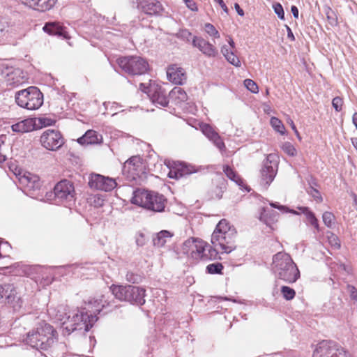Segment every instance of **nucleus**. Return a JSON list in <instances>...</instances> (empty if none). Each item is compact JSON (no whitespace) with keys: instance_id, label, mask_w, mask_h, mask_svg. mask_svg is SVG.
Returning a JSON list of instances; mask_svg holds the SVG:
<instances>
[{"instance_id":"45","label":"nucleus","mask_w":357,"mask_h":357,"mask_svg":"<svg viewBox=\"0 0 357 357\" xmlns=\"http://www.w3.org/2000/svg\"><path fill=\"white\" fill-rule=\"evenodd\" d=\"M8 32V24L6 20L0 19V41Z\"/></svg>"},{"instance_id":"26","label":"nucleus","mask_w":357,"mask_h":357,"mask_svg":"<svg viewBox=\"0 0 357 357\" xmlns=\"http://www.w3.org/2000/svg\"><path fill=\"white\" fill-rule=\"evenodd\" d=\"M102 137L96 131L89 130L85 134L77 139L80 144H97L101 142Z\"/></svg>"},{"instance_id":"27","label":"nucleus","mask_w":357,"mask_h":357,"mask_svg":"<svg viewBox=\"0 0 357 357\" xmlns=\"http://www.w3.org/2000/svg\"><path fill=\"white\" fill-rule=\"evenodd\" d=\"M16 294L17 291L13 284H0V299L5 298L8 303H11L15 301Z\"/></svg>"},{"instance_id":"51","label":"nucleus","mask_w":357,"mask_h":357,"mask_svg":"<svg viewBox=\"0 0 357 357\" xmlns=\"http://www.w3.org/2000/svg\"><path fill=\"white\" fill-rule=\"evenodd\" d=\"M126 278L127 281L132 282V283H137L139 282L140 278L139 275L133 273L132 272H128Z\"/></svg>"},{"instance_id":"31","label":"nucleus","mask_w":357,"mask_h":357,"mask_svg":"<svg viewBox=\"0 0 357 357\" xmlns=\"http://www.w3.org/2000/svg\"><path fill=\"white\" fill-rule=\"evenodd\" d=\"M221 52L227 61L231 64L235 66H239L241 65V61L238 57L234 54V50L231 49L230 47H228L226 45H222L221 47Z\"/></svg>"},{"instance_id":"49","label":"nucleus","mask_w":357,"mask_h":357,"mask_svg":"<svg viewBox=\"0 0 357 357\" xmlns=\"http://www.w3.org/2000/svg\"><path fill=\"white\" fill-rule=\"evenodd\" d=\"M243 85L245 89H259L257 84L250 79H245Z\"/></svg>"},{"instance_id":"62","label":"nucleus","mask_w":357,"mask_h":357,"mask_svg":"<svg viewBox=\"0 0 357 357\" xmlns=\"http://www.w3.org/2000/svg\"><path fill=\"white\" fill-rule=\"evenodd\" d=\"M104 200L100 197L95 198L94 204L96 207H100L103 205Z\"/></svg>"},{"instance_id":"9","label":"nucleus","mask_w":357,"mask_h":357,"mask_svg":"<svg viewBox=\"0 0 357 357\" xmlns=\"http://www.w3.org/2000/svg\"><path fill=\"white\" fill-rule=\"evenodd\" d=\"M312 357H351V354L335 342L324 340L317 345Z\"/></svg>"},{"instance_id":"53","label":"nucleus","mask_w":357,"mask_h":357,"mask_svg":"<svg viewBox=\"0 0 357 357\" xmlns=\"http://www.w3.org/2000/svg\"><path fill=\"white\" fill-rule=\"evenodd\" d=\"M168 176L171 178L175 179H179L181 178L177 166L169 170Z\"/></svg>"},{"instance_id":"16","label":"nucleus","mask_w":357,"mask_h":357,"mask_svg":"<svg viewBox=\"0 0 357 357\" xmlns=\"http://www.w3.org/2000/svg\"><path fill=\"white\" fill-rule=\"evenodd\" d=\"M205 242L202 240L190 238L186 240L182 245L181 250L183 254L190 255L191 257L198 259L204 252Z\"/></svg>"},{"instance_id":"43","label":"nucleus","mask_w":357,"mask_h":357,"mask_svg":"<svg viewBox=\"0 0 357 357\" xmlns=\"http://www.w3.org/2000/svg\"><path fill=\"white\" fill-rule=\"evenodd\" d=\"M322 218L323 222H324L326 227H332V225L333 224V221L335 220V216L332 213L326 211L325 213H324Z\"/></svg>"},{"instance_id":"19","label":"nucleus","mask_w":357,"mask_h":357,"mask_svg":"<svg viewBox=\"0 0 357 357\" xmlns=\"http://www.w3.org/2000/svg\"><path fill=\"white\" fill-rule=\"evenodd\" d=\"M167 77L169 82L176 85H183L185 82L186 75L182 68L176 65L170 66L167 70Z\"/></svg>"},{"instance_id":"18","label":"nucleus","mask_w":357,"mask_h":357,"mask_svg":"<svg viewBox=\"0 0 357 357\" xmlns=\"http://www.w3.org/2000/svg\"><path fill=\"white\" fill-rule=\"evenodd\" d=\"M137 8L149 15H160L162 10L161 3L157 0H143L138 3Z\"/></svg>"},{"instance_id":"57","label":"nucleus","mask_w":357,"mask_h":357,"mask_svg":"<svg viewBox=\"0 0 357 357\" xmlns=\"http://www.w3.org/2000/svg\"><path fill=\"white\" fill-rule=\"evenodd\" d=\"M289 124L291 126V128H292V130L294 131L296 135L297 136L298 139L301 141V137H300L299 132L297 130L294 121L291 119H289Z\"/></svg>"},{"instance_id":"37","label":"nucleus","mask_w":357,"mask_h":357,"mask_svg":"<svg viewBox=\"0 0 357 357\" xmlns=\"http://www.w3.org/2000/svg\"><path fill=\"white\" fill-rule=\"evenodd\" d=\"M224 266L221 263L216 262L206 266V272L210 274H222Z\"/></svg>"},{"instance_id":"38","label":"nucleus","mask_w":357,"mask_h":357,"mask_svg":"<svg viewBox=\"0 0 357 357\" xmlns=\"http://www.w3.org/2000/svg\"><path fill=\"white\" fill-rule=\"evenodd\" d=\"M281 294L287 301L292 300L296 296L294 289L287 286H282L281 287Z\"/></svg>"},{"instance_id":"30","label":"nucleus","mask_w":357,"mask_h":357,"mask_svg":"<svg viewBox=\"0 0 357 357\" xmlns=\"http://www.w3.org/2000/svg\"><path fill=\"white\" fill-rule=\"evenodd\" d=\"M219 247L211 246L205 243L204 252H202L199 259L203 260H215L218 258Z\"/></svg>"},{"instance_id":"4","label":"nucleus","mask_w":357,"mask_h":357,"mask_svg":"<svg viewBox=\"0 0 357 357\" xmlns=\"http://www.w3.org/2000/svg\"><path fill=\"white\" fill-rule=\"evenodd\" d=\"M131 203L154 212L164 211L167 199L158 192L137 189L133 191Z\"/></svg>"},{"instance_id":"52","label":"nucleus","mask_w":357,"mask_h":357,"mask_svg":"<svg viewBox=\"0 0 357 357\" xmlns=\"http://www.w3.org/2000/svg\"><path fill=\"white\" fill-rule=\"evenodd\" d=\"M38 121L40 123L45 127L52 126L55 123L54 120L47 117L39 118Z\"/></svg>"},{"instance_id":"5","label":"nucleus","mask_w":357,"mask_h":357,"mask_svg":"<svg viewBox=\"0 0 357 357\" xmlns=\"http://www.w3.org/2000/svg\"><path fill=\"white\" fill-rule=\"evenodd\" d=\"M110 291L116 298L132 304L142 305L145 303V289L132 285H115L110 287Z\"/></svg>"},{"instance_id":"21","label":"nucleus","mask_w":357,"mask_h":357,"mask_svg":"<svg viewBox=\"0 0 357 357\" xmlns=\"http://www.w3.org/2000/svg\"><path fill=\"white\" fill-rule=\"evenodd\" d=\"M202 130L203 134L213 142L215 146L220 150H223L225 148V145L221 137L211 126L208 124L203 125L202 126Z\"/></svg>"},{"instance_id":"35","label":"nucleus","mask_w":357,"mask_h":357,"mask_svg":"<svg viewBox=\"0 0 357 357\" xmlns=\"http://www.w3.org/2000/svg\"><path fill=\"white\" fill-rule=\"evenodd\" d=\"M223 172L230 180L240 185V183L242 182L239 176L229 165L223 166Z\"/></svg>"},{"instance_id":"22","label":"nucleus","mask_w":357,"mask_h":357,"mask_svg":"<svg viewBox=\"0 0 357 357\" xmlns=\"http://www.w3.org/2000/svg\"><path fill=\"white\" fill-rule=\"evenodd\" d=\"M43 31L50 35L57 36L63 38H68V33L65 28L59 22H50L45 23L43 28Z\"/></svg>"},{"instance_id":"64","label":"nucleus","mask_w":357,"mask_h":357,"mask_svg":"<svg viewBox=\"0 0 357 357\" xmlns=\"http://www.w3.org/2000/svg\"><path fill=\"white\" fill-rule=\"evenodd\" d=\"M352 122L357 129V112H355L352 116Z\"/></svg>"},{"instance_id":"39","label":"nucleus","mask_w":357,"mask_h":357,"mask_svg":"<svg viewBox=\"0 0 357 357\" xmlns=\"http://www.w3.org/2000/svg\"><path fill=\"white\" fill-rule=\"evenodd\" d=\"M93 303L96 307V310L100 312L103 308L109 305V302L105 299L104 295L101 296L99 298L94 300Z\"/></svg>"},{"instance_id":"60","label":"nucleus","mask_w":357,"mask_h":357,"mask_svg":"<svg viewBox=\"0 0 357 357\" xmlns=\"http://www.w3.org/2000/svg\"><path fill=\"white\" fill-rule=\"evenodd\" d=\"M262 107H263V110L266 114H270L271 113L272 109L268 103H263Z\"/></svg>"},{"instance_id":"14","label":"nucleus","mask_w":357,"mask_h":357,"mask_svg":"<svg viewBox=\"0 0 357 357\" xmlns=\"http://www.w3.org/2000/svg\"><path fill=\"white\" fill-rule=\"evenodd\" d=\"M274 155L270 154L263 162L261 169V183L266 187L273 181L278 171V162L273 160Z\"/></svg>"},{"instance_id":"36","label":"nucleus","mask_w":357,"mask_h":357,"mask_svg":"<svg viewBox=\"0 0 357 357\" xmlns=\"http://www.w3.org/2000/svg\"><path fill=\"white\" fill-rule=\"evenodd\" d=\"M324 12L328 23L332 26L337 24V17L335 13L328 6L324 7Z\"/></svg>"},{"instance_id":"2","label":"nucleus","mask_w":357,"mask_h":357,"mask_svg":"<svg viewBox=\"0 0 357 357\" xmlns=\"http://www.w3.org/2000/svg\"><path fill=\"white\" fill-rule=\"evenodd\" d=\"M236 230L225 220H221L211 235L212 245L219 247L222 253H230L236 248Z\"/></svg>"},{"instance_id":"42","label":"nucleus","mask_w":357,"mask_h":357,"mask_svg":"<svg viewBox=\"0 0 357 357\" xmlns=\"http://www.w3.org/2000/svg\"><path fill=\"white\" fill-rule=\"evenodd\" d=\"M204 29L205 31L211 36H213L215 38H219L220 37L218 31L210 23H206L205 24Z\"/></svg>"},{"instance_id":"11","label":"nucleus","mask_w":357,"mask_h":357,"mask_svg":"<svg viewBox=\"0 0 357 357\" xmlns=\"http://www.w3.org/2000/svg\"><path fill=\"white\" fill-rule=\"evenodd\" d=\"M1 67V73L8 86L18 87L26 83V77L22 69L6 64H2Z\"/></svg>"},{"instance_id":"44","label":"nucleus","mask_w":357,"mask_h":357,"mask_svg":"<svg viewBox=\"0 0 357 357\" xmlns=\"http://www.w3.org/2000/svg\"><path fill=\"white\" fill-rule=\"evenodd\" d=\"M328 243L334 248L339 249L340 248V241L336 235L331 233L330 235L328 236Z\"/></svg>"},{"instance_id":"34","label":"nucleus","mask_w":357,"mask_h":357,"mask_svg":"<svg viewBox=\"0 0 357 357\" xmlns=\"http://www.w3.org/2000/svg\"><path fill=\"white\" fill-rule=\"evenodd\" d=\"M306 216L308 222L314 226L316 229H319L318 220L314 216V214L307 207H299L298 208Z\"/></svg>"},{"instance_id":"8","label":"nucleus","mask_w":357,"mask_h":357,"mask_svg":"<svg viewBox=\"0 0 357 357\" xmlns=\"http://www.w3.org/2000/svg\"><path fill=\"white\" fill-rule=\"evenodd\" d=\"M15 101L21 107L33 110L43 103V94L41 91H18L15 94Z\"/></svg>"},{"instance_id":"7","label":"nucleus","mask_w":357,"mask_h":357,"mask_svg":"<svg viewBox=\"0 0 357 357\" xmlns=\"http://www.w3.org/2000/svg\"><path fill=\"white\" fill-rule=\"evenodd\" d=\"M70 321L65 328L69 332H73L76 330L84 329L86 331L93 326L94 321L96 320V316L88 314L83 310L78 309L71 310Z\"/></svg>"},{"instance_id":"48","label":"nucleus","mask_w":357,"mask_h":357,"mask_svg":"<svg viewBox=\"0 0 357 357\" xmlns=\"http://www.w3.org/2000/svg\"><path fill=\"white\" fill-rule=\"evenodd\" d=\"M135 243L137 246H144L146 243V238L142 232H138L135 236Z\"/></svg>"},{"instance_id":"29","label":"nucleus","mask_w":357,"mask_h":357,"mask_svg":"<svg viewBox=\"0 0 357 357\" xmlns=\"http://www.w3.org/2000/svg\"><path fill=\"white\" fill-rule=\"evenodd\" d=\"M173 234L167 230H162L153 238V245L158 248L163 247L170 240Z\"/></svg>"},{"instance_id":"10","label":"nucleus","mask_w":357,"mask_h":357,"mask_svg":"<svg viewBox=\"0 0 357 357\" xmlns=\"http://www.w3.org/2000/svg\"><path fill=\"white\" fill-rule=\"evenodd\" d=\"M123 172L130 180L138 181L146 178V167L139 156H132L123 165Z\"/></svg>"},{"instance_id":"17","label":"nucleus","mask_w":357,"mask_h":357,"mask_svg":"<svg viewBox=\"0 0 357 357\" xmlns=\"http://www.w3.org/2000/svg\"><path fill=\"white\" fill-rule=\"evenodd\" d=\"M192 45L208 57H215L218 55V50L214 45L201 37L194 36Z\"/></svg>"},{"instance_id":"54","label":"nucleus","mask_w":357,"mask_h":357,"mask_svg":"<svg viewBox=\"0 0 357 357\" xmlns=\"http://www.w3.org/2000/svg\"><path fill=\"white\" fill-rule=\"evenodd\" d=\"M186 6L191 10L195 11L197 10V5L193 0H183Z\"/></svg>"},{"instance_id":"63","label":"nucleus","mask_w":357,"mask_h":357,"mask_svg":"<svg viewBox=\"0 0 357 357\" xmlns=\"http://www.w3.org/2000/svg\"><path fill=\"white\" fill-rule=\"evenodd\" d=\"M291 11L294 18H298V8L296 6H292L291 7Z\"/></svg>"},{"instance_id":"3","label":"nucleus","mask_w":357,"mask_h":357,"mask_svg":"<svg viewBox=\"0 0 357 357\" xmlns=\"http://www.w3.org/2000/svg\"><path fill=\"white\" fill-rule=\"evenodd\" d=\"M273 264L279 279L287 283L295 282L300 277V271L289 255L278 252L273 256Z\"/></svg>"},{"instance_id":"41","label":"nucleus","mask_w":357,"mask_h":357,"mask_svg":"<svg viewBox=\"0 0 357 357\" xmlns=\"http://www.w3.org/2000/svg\"><path fill=\"white\" fill-rule=\"evenodd\" d=\"M271 126L278 132L283 135L284 133V126L282 121L276 117H272L270 121Z\"/></svg>"},{"instance_id":"1","label":"nucleus","mask_w":357,"mask_h":357,"mask_svg":"<svg viewBox=\"0 0 357 357\" xmlns=\"http://www.w3.org/2000/svg\"><path fill=\"white\" fill-rule=\"evenodd\" d=\"M57 336V332L52 326L42 321L26 333L24 341L38 350L47 351L56 342Z\"/></svg>"},{"instance_id":"6","label":"nucleus","mask_w":357,"mask_h":357,"mask_svg":"<svg viewBox=\"0 0 357 357\" xmlns=\"http://www.w3.org/2000/svg\"><path fill=\"white\" fill-rule=\"evenodd\" d=\"M116 63L124 73L132 76L145 74L149 68L147 61L139 56H120Z\"/></svg>"},{"instance_id":"40","label":"nucleus","mask_w":357,"mask_h":357,"mask_svg":"<svg viewBox=\"0 0 357 357\" xmlns=\"http://www.w3.org/2000/svg\"><path fill=\"white\" fill-rule=\"evenodd\" d=\"M281 149L286 154L289 156H295L297 153L296 149L294 145L289 142L282 143L281 145Z\"/></svg>"},{"instance_id":"61","label":"nucleus","mask_w":357,"mask_h":357,"mask_svg":"<svg viewBox=\"0 0 357 357\" xmlns=\"http://www.w3.org/2000/svg\"><path fill=\"white\" fill-rule=\"evenodd\" d=\"M234 8L237 12V13L240 15V16H243L244 15V11L240 7L239 4L237 3H234Z\"/></svg>"},{"instance_id":"55","label":"nucleus","mask_w":357,"mask_h":357,"mask_svg":"<svg viewBox=\"0 0 357 357\" xmlns=\"http://www.w3.org/2000/svg\"><path fill=\"white\" fill-rule=\"evenodd\" d=\"M310 193L312 195V197L314 199L319 200V202L322 201V197L320 195V193L317 190H316L313 188H311V190H310Z\"/></svg>"},{"instance_id":"24","label":"nucleus","mask_w":357,"mask_h":357,"mask_svg":"<svg viewBox=\"0 0 357 357\" xmlns=\"http://www.w3.org/2000/svg\"><path fill=\"white\" fill-rule=\"evenodd\" d=\"M11 128L15 132H28L36 128V121L34 119L29 118L12 125Z\"/></svg>"},{"instance_id":"33","label":"nucleus","mask_w":357,"mask_h":357,"mask_svg":"<svg viewBox=\"0 0 357 357\" xmlns=\"http://www.w3.org/2000/svg\"><path fill=\"white\" fill-rule=\"evenodd\" d=\"M176 166L178 169L181 178L190 175L192 173H195L198 171L197 169L195 168V167L192 166L190 165H187L184 162H181Z\"/></svg>"},{"instance_id":"20","label":"nucleus","mask_w":357,"mask_h":357,"mask_svg":"<svg viewBox=\"0 0 357 357\" xmlns=\"http://www.w3.org/2000/svg\"><path fill=\"white\" fill-rule=\"evenodd\" d=\"M23 4L40 12H45L54 7L57 0H20Z\"/></svg>"},{"instance_id":"12","label":"nucleus","mask_w":357,"mask_h":357,"mask_svg":"<svg viewBox=\"0 0 357 357\" xmlns=\"http://www.w3.org/2000/svg\"><path fill=\"white\" fill-rule=\"evenodd\" d=\"M40 142L47 150L56 151L65 143V140L59 130L47 129L41 135Z\"/></svg>"},{"instance_id":"46","label":"nucleus","mask_w":357,"mask_h":357,"mask_svg":"<svg viewBox=\"0 0 357 357\" xmlns=\"http://www.w3.org/2000/svg\"><path fill=\"white\" fill-rule=\"evenodd\" d=\"M273 10L278 17L281 19H284V12L282 5L280 3H276L273 5Z\"/></svg>"},{"instance_id":"47","label":"nucleus","mask_w":357,"mask_h":357,"mask_svg":"<svg viewBox=\"0 0 357 357\" xmlns=\"http://www.w3.org/2000/svg\"><path fill=\"white\" fill-rule=\"evenodd\" d=\"M343 105V100L342 98L337 96L335 97L332 100V105L337 112L342 110Z\"/></svg>"},{"instance_id":"32","label":"nucleus","mask_w":357,"mask_h":357,"mask_svg":"<svg viewBox=\"0 0 357 357\" xmlns=\"http://www.w3.org/2000/svg\"><path fill=\"white\" fill-rule=\"evenodd\" d=\"M71 310L68 307L60 306L57 310L56 317L64 326L68 324Z\"/></svg>"},{"instance_id":"56","label":"nucleus","mask_w":357,"mask_h":357,"mask_svg":"<svg viewBox=\"0 0 357 357\" xmlns=\"http://www.w3.org/2000/svg\"><path fill=\"white\" fill-rule=\"evenodd\" d=\"M215 195H211V198L212 199H220L222 197V192L223 191L222 190V189L220 188H219L218 186H216L215 187Z\"/></svg>"},{"instance_id":"13","label":"nucleus","mask_w":357,"mask_h":357,"mask_svg":"<svg viewBox=\"0 0 357 357\" xmlns=\"http://www.w3.org/2000/svg\"><path fill=\"white\" fill-rule=\"evenodd\" d=\"M54 192L56 199L67 203L74 202L75 190L73 183L67 179H63L56 184Z\"/></svg>"},{"instance_id":"58","label":"nucleus","mask_w":357,"mask_h":357,"mask_svg":"<svg viewBox=\"0 0 357 357\" xmlns=\"http://www.w3.org/2000/svg\"><path fill=\"white\" fill-rule=\"evenodd\" d=\"M215 2H217L220 6L222 8V9L226 13H228L229 9L227 7L226 4L223 1V0H213Z\"/></svg>"},{"instance_id":"25","label":"nucleus","mask_w":357,"mask_h":357,"mask_svg":"<svg viewBox=\"0 0 357 357\" xmlns=\"http://www.w3.org/2000/svg\"><path fill=\"white\" fill-rule=\"evenodd\" d=\"M20 182L28 190H36L39 189L41 186L39 178L31 174L22 176L20 178Z\"/></svg>"},{"instance_id":"15","label":"nucleus","mask_w":357,"mask_h":357,"mask_svg":"<svg viewBox=\"0 0 357 357\" xmlns=\"http://www.w3.org/2000/svg\"><path fill=\"white\" fill-rule=\"evenodd\" d=\"M89 185L91 188L109 192L117 186V183L115 179L108 176L100 174H91Z\"/></svg>"},{"instance_id":"50","label":"nucleus","mask_w":357,"mask_h":357,"mask_svg":"<svg viewBox=\"0 0 357 357\" xmlns=\"http://www.w3.org/2000/svg\"><path fill=\"white\" fill-rule=\"evenodd\" d=\"M347 290L349 294L350 298L354 301H357V289L356 287L351 284H347Z\"/></svg>"},{"instance_id":"28","label":"nucleus","mask_w":357,"mask_h":357,"mask_svg":"<svg viewBox=\"0 0 357 357\" xmlns=\"http://www.w3.org/2000/svg\"><path fill=\"white\" fill-rule=\"evenodd\" d=\"M278 213L271 208H263L260 213L259 219L267 226L271 227L277 221Z\"/></svg>"},{"instance_id":"59","label":"nucleus","mask_w":357,"mask_h":357,"mask_svg":"<svg viewBox=\"0 0 357 357\" xmlns=\"http://www.w3.org/2000/svg\"><path fill=\"white\" fill-rule=\"evenodd\" d=\"M286 29L287 31V38L290 39L291 41L295 40V37L290 27L286 25Z\"/></svg>"},{"instance_id":"23","label":"nucleus","mask_w":357,"mask_h":357,"mask_svg":"<svg viewBox=\"0 0 357 357\" xmlns=\"http://www.w3.org/2000/svg\"><path fill=\"white\" fill-rule=\"evenodd\" d=\"M153 103L160 106H167L169 102V96L166 91H144Z\"/></svg>"}]
</instances>
